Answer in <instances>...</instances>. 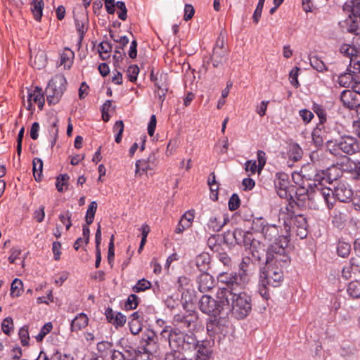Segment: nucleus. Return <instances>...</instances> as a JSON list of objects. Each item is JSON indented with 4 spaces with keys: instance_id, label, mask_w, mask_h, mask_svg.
I'll use <instances>...</instances> for the list:
<instances>
[{
    "instance_id": "nucleus-31",
    "label": "nucleus",
    "mask_w": 360,
    "mask_h": 360,
    "mask_svg": "<svg viewBox=\"0 0 360 360\" xmlns=\"http://www.w3.org/2000/svg\"><path fill=\"white\" fill-rule=\"evenodd\" d=\"M345 170L350 173L354 180H360V161L359 160L347 159Z\"/></svg>"
},
{
    "instance_id": "nucleus-25",
    "label": "nucleus",
    "mask_w": 360,
    "mask_h": 360,
    "mask_svg": "<svg viewBox=\"0 0 360 360\" xmlns=\"http://www.w3.org/2000/svg\"><path fill=\"white\" fill-rule=\"evenodd\" d=\"M141 352L132 346L125 345L122 347V351L117 350L116 360H139Z\"/></svg>"
},
{
    "instance_id": "nucleus-47",
    "label": "nucleus",
    "mask_w": 360,
    "mask_h": 360,
    "mask_svg": "<svg viewBox=\"0 0 360 360\" xmlns=\"http://www.w3.org/2000/svg\"><path fill=\"white\" fill-rule=\"evenodd\" d=\"M74 57L73 52L68 49L60 54V65L64 66L65 69H70L72 65V58Z\"/></svg>"
},
{
    "instance_id": "nucleus-26",
    "label": "nucleus",
    "mask_w": 360,
    "mask_h": 360,
    "mask_svg": "<svg viewBox=\"0 0 360 360\" xmlns=\"http://www.w3.org/2000/svg\"><path fill=\"white\" fill-rule=\"evenodd\" d=\"M197 283L198 284V290L201 292H207L214 287V279L207 271L201 272L197 277Z\"/></svg>"
},
{
    "instance_id": "nucleus-62",
    "label": "nucleus",
    "mask_w": 360,
    "mask_h": 360,
    "mask_svg": "<svg viewBox=\"0 0 360 360\" xmlns=\"http://www.w3.org/2000/svg\"><path fill=\"white\" fill-rule=\"evenodd\" d=\"M71 217L72 213L69 210H67L65 212L59 214L58 218L60 221H61V223L65 225L66 230L68 231L70 229V227L72 225L71 221Z\"/></svg>"
},
{
    "instance_id": "nucleus-44",
    "label": "nucleus",
    "mask_w": 360,
    "mask_h": 360,
    "mask_svg": "<svg viewBox=\"0 0 360 360\" xmlns=\"http://www.w3.org/2000/svg\"><path fill=\"white\" fill-rule=\"evenodd\" d=\"M340 171L335 165L328 167L325 169L326 183L332 184L333 181L337 180L340 176Z\"/></svg>"
},
{
    "instance_id": "nucleus-58",
    "label": "nucleus",
    "mask_w": 360,
    "mask_h": 360,
    "mask_svg": "<svg viewBox=\"0 0 360 360\" xmlns=\"http://www.w3.org/2000/svg\"><path fill=\"white\" fill-rule=\"evenodd\" d=\"M139 302V297L135 294H131L128 296L127 300L125 302V308L127 310L135 309Z\"/></svg>"
},
{
    "instance_id": "nucleus-45",
    "label": "nucleus",
    "mask_w": 360,
    "mask_h": 360,
    "mask_svg": "<svg viewBox=\"0 0 360 360\" xmlns=\"http://www.w3.org/2000/svg\"><path fill=\"white\" fill-rule=\"evenodd\" d=\"M112 49V44L107 41H103L99 44L98 49L99 55L103 60H105L110 57L108 53L111 52Z\"/></svg>"
},
{
    "instance_id": "nucleus-35",
    "label": "nucleus",
    "mask_w": 360,
    "mask_h": 360,
    "mask_svg": "<svg viewBox=\"0 0 360 360\" xmlns=\"http://www.w3.org/2000/svg\"><path fill=\"white\" fill-rule=\"evenodd\" d=\"M101 224L98 223L97 229L95 234V243H96V262L95 267L98 268L101 262V252L100 249V245L101 243Z\"/></svg>"
},
{
    "instance_id": "nucleus-36",
    "label": "nucleus",
    "mask_w": 360,
    "mask_h": 360,
    "mask_svg": "<svg viewBox=\"0 0 360 360\" xmlns=\"http://www.w3.org/2000/svg\"><path fill=\"white\" fill-rule=\"evenodd\" d=\"M180 292L181 293V300L184 308L188 304L193 303L196 300V292L193 287L186 288Z\"/></svg>"
},
{
    "instance_id": "nucleus-46",
    "label": "nucleus",
    "mask_w": 360,
    "mask_h": 360,
    "mask_svg": "<svg viewBox=\"0 0 360 360\" xmlns=\"http://www.w3.org/2000/svg\"><path fill=\"white\" fill-rule=\"evenodd\" d=\"M70 179V176L67 174H60L56 178V187L58 192L63 193L68 188V183Z\"/></svg>"
},
{
    "instance_id": "nucleus-40",
    "label": "nucleus",
    "mask_w": 360,
    "mask_h": 360,
    "mask_svg": "<svg viewBox=\"0 0 360 360\" xmlns=\"http://www.w3.org/2000/svg\"><path fill=\"white\" fill-rule=\"evenodd\" d=\"M356 75L352 72H343L341 73L338 79V82L340 86L349 87L353 80H355Z\"/></svg>"
},
{
    "instance_id": "nucleus-9",
    "label": "nucleus",
    "mask_w": 360,
    "mask_h": 360,
    "mask_svg": "<svg viewBox=\"0 0 360 360\" xmlns=\"http://www.w3.org/2000/svg\"><path fill=\"white\" fill-rule=\"evenodd\" d=\"M229 49L225 45V36L220 33L212 49L210 60L214 68H218L226 62Z\"/></svg>"
},
{
    "instance_id": "nucleus-27",
    "label": "nucleus",
    "mask_w": 360,
    "mask_h": 360,
    "mask_svg": "<svg viewBox=\"0 0 360 360\" xmlns=\"http://www.w3.org/2000/svg\"><path fill=\"white\" fill-rule=\"evenodd\" d=\"M356 272H360V257L350 259L349 263L345 264L342 269V276L345 280H348L352 278V274Z\"/></svg>"
},
{
    "instance_id": "nucleus-34",
    "label": "nucleus",
    "mask_w": 360,
    "mask_h": 360,
    "mask_svg": "<svg viewBox=\"0 0 360 360\" xmlns=\"http://www.w3.org/2000/svg\"><path fill=\"white\" fill-rule=\"evenodd\" d=\"M288 155L294 162L300 160L303 155V150L297 143H291L288 146Z\"/></svg>"
},
{
    "instance_id": "nucleus-60",
    "label": "nucleus",
    "mask_w": 360,
    "mask_h": 360,
    "mask_svg": "<svg viewBox=\"0 0 360 360\" xmlns=\"http://www.w3.org/2000/svg\"><path fill=\"white\" fill-rule=\"evenodd\" d=\"M139 73V68L136 65H131L129 66L127 70V75L128 77V79L131 82H134L137 79V76Z\"/></svg>"
},
{
    "instance_id": "nucleus-55",
    "label": "nucleus",
    "mask_w": 360,
    "mask_h": 360,
    "mask_svg": "<svg viewBox=\"0 0 360 360\" xmlns=\"http://www.w3.org/2000/svg\"><path fill=\"white\" fill-rule=\"evenodd\" d=\"M14 324L11 316L6 317L1 323V330L7 335H10L13 331Z\"/></svg>"
},
{
    "instance_id": "nucleus-41",
    "label": "nucleus",
    "mask_w": 360,
    "mask_h": 360,
    "mask_svg": "<svg viewBox=\"0 0 360 360\" xmlns=\"http://www.w3.org/2000/svg\"><path fill=\"white\" fill-rule=\"evenodd\" d=\"M33 165V175L37 181L41 180L42 170H43V162L39 158H34L32 160Z\"/></svg>"
},
{
    "instance_id": "nucleus-7",
    "label": "nucleus",
    "mask_w": 360,
    "mask_h": 360,
    "mask_svg": "<svg viewBox=\"0 0 360 360\" xmlns=\"http://www.w3.org/2000/svg\"><path fill=\"white\" fill-rule=\"evenodd\" d=\"M67 80L64 75H56L48 83L45 89L49 105H56L62 98L66 90Z\"/></svg>"
},
{
    "instance_id": "nucleus-43",
    "label": "nucleus",
    "mask_w": 360,
    "mask_h": 360,
    "mask_svg": "<svg viewBox=\"0 0 360 360\" xmlns=\"http://www.w3.org/2000/svg\"><path fill=\"white\" fill-rule=\"evenodd\" d=\"M336 251L338 256L345 258L351 252V245L349 243L339 240L337 243Z\"/></svg>"
},
{
    "instance_id": "nucleus-32",
    "label": "nucleus",
    "mask_w": 360,
    "mask_h": 360,
    "mask_svg": "<svg viewBox=\"0 0 360 360\" xmlns=\"http://www.w3.org/2000/svg\"><path fill=\"white\" fill-rule=\"evenodd\" d=\"M211 257L207 252H202L197 256L195 263L200 272L207 271L210 267Z\"/></svg>"
},
{
    "instance_id": "nucleus-10",
    "label": "nucleus",
    "mask_w": 360,
    "mask_h": 360,
    "mask_svg": "<svg viewBox=\"0 0 360 360\" xmlns=\"http://www.w3.org/2000/svg\"><path fill=\"white\" fill-rule=\"evenodd\" d=\"M308 192L309 189L304 186L297 187L295 185L293 186L290 191V195L287 198L288 206L290 207H287L288 213H295V212L291 210L293 209L295 206L302 207L305 205L306 200L309 198Z\"/></svg>"
},
{
    "instance_id": "nucleus-5",
    "label": "nucleus",
    "mask_w": 360,
    "mask_h": 360,
    "mask_svg": "<svg viewBox=\"0 0 360 360\" xmlns=\"http://www.w3.org/2000/svg\"><path fill=\"white\" fill-rule=\"evenodd\" d=\"M252 297L245 292H238L230 296L229 307L226 315L231 313L238 320L245 319L252 311Z\"/></svg>"
},
{
    "instance_id": "nucleus-24",
    "label": "nucleus",
    "mask_w": 360,
    "mask_h": 360,
    "mask_svg": "<svg viewBox=\"0 0 360 360\" xmlns=\"http://www.w3.org/2000/svg\"><path fill=\"white\" fill-rule=\"evenodd\" d=\"M334 190L336 198L342 202H350L354 195L352 188L342 182L338 183Z\"/></svg>"
},
{
    "instance_id": "nucleus-52",
    "label": "nucleus",
    "mask_w": 360,
    "mask_h": 360,
    "mask_svg": "<svg viewBox=\"0 0 360 360\" xmlns=\"http://www.w3.org/2000/svg\"><path fill=\"white\" fill-rule=\"evenodd\" d=\"M314 186L315 187L314 189H316V186L318 187H322L326 183V178L325 174V169L319 170L314 176Z\"/></svg>"
},
{
    "instance_id": "nucleus-20",
    "label": "nucleus",
    "mask_w": 360,
    "mask_h": 360,
    "mask_svg": "<svg viewBox=\"0 0 360 360\" xmlns=\"http://www.w3.org/2000/svg\"><path fill=\"white\" fill-rule=\"evenodd\" d=\"M293 223V229L296 236L304 239L308 234V224L307 218L303 214H295L291 217Z\"/></svg>"
},
{
    "instance_id": "nucleus-42",
    "label": "nucleus",
    "mask_w": 360,
    "mask_h": 360,
    "mask_svg": "<svg viewBox=\"0 0 360 360\" xmlns=\"http://www.w3.org/2000/svg\"><path fill=\"white\" fill-rule=\"evenodd\" d=\"M310 65L314 70L319 72L328 71V68L323 61L317 56H311L309 57Z\"/></svg>"
},
{
    "instance_id": "nucleus-1",
    "label": "nucleus",
    "mask_w": 360,
    "mask_h": 360,
    "mask_svg": "<svg viewBox=\"0 0 360 360\" xmlns=\"http://www.w3.org/2000/svg\"><path fill=\"white\" fill-rule=\"evenodd\" d=\"M289 253H285L281 246H272L266 250V264L259 276L258 292L261 297L268 300L270 299L269 287L281 286L283 281V269L290 264Z\"/></svg>"
},
{
    "instance_id": "nucleus-29",
    "label": "nucleus",
    "mask_w": 360,
    "mask_h": 360,
    "mask_svg": "<svg viewBox=\"0 0 360 360\" xmlns=\"http://www.w3.org/2000/svg\"><path fill=\"white\" fill-rule=\"evenodd\" d=\"M45 92L39 86H35L34 90H28V98L30 101L37 104L39 110H42L45 103Z\"/></svg>"
},
{
    "instance_id": "nucleus-22",
    "label": "nucleus",
    "mask_w": 360,
    "mask_h": 360,
    "mask_svg": "<svg viewBox=\"0 0 360 360\" xmlns=\"http://www.w3.org/2000/svg\"><path fill=\"white\" fill-rule=\"evenodd\" d=\"M342 32L358 34L360 30V18L349 14L343 21L340 22Z\"/></svg>"
},
{
    "instance_id": "nucleus-16",
    "label": "nucleus",
    "mask_w": 360,
    "mask_h": 360,
    "mask_svg": "<svg viewBox=\"0 0 360 360\" xmlns=\"http://www.w3.org/2000/svg\"><path fill=\"white\" fill-rule=\"evenodd\" d=\"M97 360H116L117 350L114 348L113 343L108 341H101L97 343Z\"/></svg>"
},
{
    "instance_id": "nucleus-3",
    "label": "nucleus",
    "mask_w": 360,
    "mask_h": 360,
    "mask_svg": "<svg viewBox=\"0 0 360 360\" xmlns=\"http://www.w3.org/2000/svg\"><path fill=\"white\" fill-rule=\"evenodd\" d=\"M251 229L255 233H260L264 240L272 242L267 249L273 245L276 247L282 245L285 253H289L290 236L288 232L286 234H283V229L280 226L268 223L264 217H256L252 221Z\"/></svg>"
},
{
    "instance_id": "nucleus-17",
    "label": "nucleus",
    "mask_w": 360,
    "mask_h": 360,
    "mask_svg": "<svg viewBox=\"0 0 360 360\" xmlns=\"http://www.w3.org/2000/svg\"><path fill=\"white\" fill-rule=\"evenodd\" d=\"M340 101L345 108L356 110L360 108V96L352 90H344L340 95Z\"/></svg>"
},
{
    "instance_id": "nucleus-15",
    "label": "nucleus",
    "mask_w": 360,
    "mask_h": 360,
    "mask_svg": "<svg viewBox=\"0 0 360 360\" xmlns=\"http://www.w3.org/2000/svg\"><path fill=\"white\" fill-rule=\"evenodd\" d=\"M211 215L207 221V226L214 232H219L229 221L226 214L222 213L217 207L210 209Z\"/></svg>"
},
{
    "instance_id": "nucleus-6",
    "label": "nucleus",
    "mask_w": 360,
    "mask_h": 360,
    "mask_svg": "<svg viewBox=\"0 0 360 360\" xmlns=\"http://www.w3.org/2000/svg\"><path fill=\"white\" fill-rule=\"evenodd\" d=\"M219 296V293L217 292V299L215 300L210 295H202L198 302L200 310L202 313L213 317L226 315V311L229 307V301L226 300V302Z\"/></svg>"
},
{
    "instance_id": "nucleus-21",
    "label": "nucleus",
    "mask_w": 360,
    "mask_h": 360,
    "mask_svg": "<svg viewBox=\"0 0 360 360\" xmlns=\"http://www.w3.org/2000/svg\"><path fill=\"white\" fill-rule=\"evenodd\" d=\"M158 160L154 153L149 154L146 159H140L136 162V174L142 172H146L148 170H153L158 165Z\"/></svg>"
},
{
    "instance_id": "nucleus-14",
    "label": "nucleus",
    "mask_w": 360,
    "mask_h": 360,
    "mask_svg": "<svg viewBox=\"0 0 360 360\" xmlns=\"http://www.w3.org/2000/svg\"><path fill=\"white\" fill-rule=\"evenodd\" d=\"M338 146L341 153L347 155H352L360 151L359 142L350 135L340 136L338 139Z\"/></svg>"
},
{
    "instance_id": "nucleus-23",
    "label": "nucleus",
    "mask_w": 360,
    "mask_h": 360,
    "mask_svg": "<svg viewBox=\"0 0 360 360\" xmlns=\"http://www.w3.org/2000/svg\"><path fill=\"white\" fill-rule=\"evenodd\" d=\"M314 193L316 196L321 197L324 200L328 209H333L335 202V199L334 198V195H335V190H332L327 187H318L316 186V189L314 190Z\"/></svg>"
},
{
    "instance_id": "nucleus-49",
    "label": "nucleus",
    "mask_w": 360,
    "mask_h": 360,
    "mask_svg": "<svg viewBox=\"0 0 360 360\" xmlns=\"http://www.w3.org/2000/svg\"><path fill=\"white\" fill-rule=\"evenodd\" d=\"M23 284L20 279L15 278L11 283V295L13 297H19L22 292Z\"/></svg>"
},
{
    "instance_id": "nucleus-33",
    "label": "nucleus",
    "mask_w": 360,
    "mask_h": 360,
    "mask_svg": "<svg viewBox=\"0 0 360 360\" xmlns=\"http://www.w3.org/2000/svg\"><path fill=\"white\" fill-rule=\"evenodd\" d=\"M44 8V0H32L31 1V12L33 14L34 19L37 22H41L43 15V9Z\"/></svg>"
},
{
    "instance_id": "nucleus-30",
    "label": "nucleus",
    "mask_w": 360,
    "mask_h": 360,
    "mask_svg": "<svg viewBox=\"0 0 360 360\" xmlns=\"http://www.w3.org/2000/svg\"><path fill=\"white\" fill-rule=\"evenodd\" d=\"M89 324V318L83 312L78 314L71 321V331L77 332L85 328Z\"/></svg>"
},
{
    "instance_id": "nucleus-53",
    "label": "nucleus",
    "mask_w": 360,
    "mask_h": 360,
    "mask_svg": "<svg viewBox=\"0 0 360 360\" xmlns=\"http://www.w3.org/2000/svg\"><path fill=\"white\" fill-rule=\"evenodd\" d=\"M243 241H241L240 245H243L246 248H248L252 244L259 245V241L255 240L253 238V235L250 231H244V236H243Z\"/></svg>"
},
{
    "instance_id": "nucleus-54",
    "label": "nucleus",
    "mask_w": 360,
    "mask_h": 360,
    "mask_svg": "<svg viewBox=\"0 0 360 360\" xmlns=\"http://www.w3.org/2000/svg\"><path fill=\"white\" fill-rule=\"evenodd\" d=\"M19 338L20 340L21 345L24 347H27L30 345V335L28 326H23L21 327L18 332Z\"/></svg>"
},
{
    "instance_id": "nucleus-2",
    "label": "nucleus",
    "mask_w": 360,
    "mask_h": 360,
    "mask_svg": "<svg viewBox=\"0 0 360 360\" xmlns=\"http://www.w3.org/2000/svg\"><path fill=\"white\" fill-rule=\"evenodd\" d=\"M161 338L168 341L169 346L172 349L165 355V360L169 354H173L174 360L181 357H186L181 354L182 352L193 350L197 345V339L192 332L186 333L179 328H174L171 326H166L160 332Z\"/></svg>"
},
{
    "instance_id": "nucleus-39",
    "label": "nucleus",
    "mask_w": 360,
    "mask_h": 360,
    "mask_svg": "<svg viewBox=\"0 0 360 360\" xmlns=\"http://www.w3.org/2000/svg\"><path fill=\"white\" fill-rule=\"evenodd\" d=\"M327 150L330 154L338 158L342 155V153L338 146V139H328L326 142Z\"/></svg>"
},
{
    "instance_id": "nucleus-28",
    "label": "nucleus",
    "mask_w": 360,
    "mask_h": 360,
    "mask_svg": "<svg viewBox=\"0 0 360 360\" xmlns=\"http://www.w3.org/2000/svg\"><path fill=\"white\" fill-rule=\"evenodd\" d=\"M326 139V131L324 125L316 124L311 132L312 143L316 148H321L324 140Z\"/></svg>"
},
{
    "instance_id": "nucleus-38",
    "label": "nucleus",
    "mask_w": 360,
    "mask_h": 360,
    "mask_svg": "<svg viewBox=\"0 0 360 360\" xmlns=\"http://www.w3.org/2000/svg\"><path fill=\"white\" fill-rule=\"evenodd\" d=\"M340 52L346 57H348L352 61V58H358L357 53H359L357 49L354 46L347 44H343L340 47Z\"/></svg>"
},
{
    "instance_id": "nucleus-4",
    "label": "nucleus",
    "mask_w": 360,
    "mask_h": 360,
    "mask_svg": "<svg viewBox=\"0 0 360 360\" xmlns=\"http://www.w3.org/2000/svg\"><path fill=\"white\" fill-rule=\"evenodd\" d=\"M244 262L242 263L241 269L243 271L242 274L233 271L221 272L217 276V281L220 284L217 292L226 302L230 300V296L241 291L245 287L247 274L246 270L244 269Z\"/></svg>"
},
{
    "instance_id": "nucleus-13",
    "label": "nucleus",
    "mask_w": 360,
    "mask_h": 360,
    "mask_svg": "<svg viewBox=\"0 0 360 360\" xmlns=\"http://www.w3.org/2000/svg\"><path fill=\"white\" fill-rule=\"evenodd\" d=\"M274 186L280 198L287 200L290 195V191L294 185L290 184L288 174L277 172L274 179Z\"/></svg>"
},
{
    "instance_id": "nucleus-19",
    "label": "nucleus",
    "mask_w": 360,
    "mask_h": 360,
    "mask_svg": "<svg viewBox=\"0 0 360 360\" xmlns=\"http://www.w3.org/2000/svg\"><path fill=\"white\" fill-rule=\"evenodd\" d=\"M143 349L145 353L153 354L158 349V336L151 330H148L142 335Z\"/></svg>"
},
{
    "instance_id": "nucleus-51",
    "label": "nucleus",
    "mask_w": 360,
    "mask_h": 360,
    "mask_svg": "<svg viewBox=\"0 0 360 360\" xmlns=\"http://www.w3.org/2000/svg\"><path fill=\"white\" fill-rule=\"evenodd\" d=\"M313 110L319 119V122L316 124L324 125L327 120L326 110L320 105H314L313 106Z\"/></svg>"
},
{
    "instance_id": "nucleus-63",
    "label": "nucleus",
    "mask_w": 360,
    "mask_h": 360,
    "mask_svg": "<svg viewBox=\"0 0 360 360\" xmlns=\"http://www.w3.org/2000/svg\"><path fill=\"white\" fill-rule=\"evenodd\" d=\"M347 70L352 72L356 76V74H360V58L359 57L352 58Z\"/></svg>"
},
{
    "instance_id": "nucleus-37",
    "label": "nucleus",
    "mask_w": 360,
    "mask_h": 360,
    "mask_svg": "<svg viewBox=\"0 0 360 360\" xmlns=\"http://www.w3.org/2000/svg\"><path fill=\"white\" fill-rule=\"evenodd\" d=\"M347 293L352 299L360 298V282L356 280L349 282L347 287Z\"/></svg>"
},
{
    "instance_id": "nucleus-48",
    "label": "nucleus",
    "mask_w": 360,
    "mask_h": 360,
    "mask_svg": "<svg viewBox=\"0 0 360 360\" xmlns=\"http://www.w3.org/2000/svg\"><path fill=\"white\" fill-rule=\"evenodd\" d=\"M150 288L151 283L146 278H142L139 280L131 289L134 292L139 293L150 289Z\"/></svg>"
},
{
    "instance_id": "nucleus-64",
    "label": "nucleus",
    "mask_w": 360,
    "mask_h": 360,
    "mask_svg": "<svg viewBox=\"0 0 360 360\" xmlns=\"http://www.w3.org/2000/svg\"><path fill=\"white\" fill-rule=\"evenodd\" d=\"M191 280L186 276H180L178 279V290L179 292L186 288H192Z\"/></svg>"
},
{
    "instance_id": "nucleus-59",
    "label": "nucleus",
    "mask_w": 360,
    "mask_h": 360,
    "mask_svg": "<svg viewBox=\"0 0 360 360\" xmlns=\"http://www.w3.org/2000/svg\"><path fill=\"white\" fill-rule=\"evenodd\" d=\"M300 70V69L298 67H294L289 74L290 82L296 89L300 86L297 79Z\"/></svg>"
},
{
    "instance_id": "nucleus-18",
    "label": "nucleus",
    "mask_w": 360,
    "mask_h": 360,
    "mask_svg": "<svg viewBox=\"0 0 360 360\" xmlns=\"http://www.w3.org/2000/svg\"><path fill=\"white\" fill-rule=\"evenodd\" d=\"M347 209L345 206L336 207L330 213L331 224L334 228L342 230L347 221Z\"/></svg>"
},
{
    "instance_id": "nucleus-11",
    "label": "nucleus",
    "mask_w": 360,
    "mask_h": 360,
    "mask_svg": "<svg viewBox=\"0 0 360 360\" xmlns=\"http://www.w3.org/2000/svg\"><path fill=\"white\" fill-rule=\"evenodd\" d=\"M229 321L226 316L214 317L206 323V328L210 338H214L216 335L225 336L228 333Z\"/></svg>"
},
{
    "instance_id": "nucleus-61",
    "label": "nucleus",
    "mask_w": 360,
    "mask_h": 360,
    "mask_svg": "<svg viewBox=\"0 0 360 360\" xmlns=\"http://www.w3.org/2000/svg\"><path fill=\"white\" fill-rule=\"evenodd\" d=\"M240 205V199L238 194L233 193L229 200L228 205L231 211L236 210Z\"/></svg>"
},
{
    "instance_id": "nucleus-12",
    "label": "nucleus",
    "mask_w": 360,
    "mask_h": 360,
    "mask_svg": "<svg viewBox=\"0 0 360 360\" xmlns=\"http://www.w3.org/2000/svg\"><path fill=\"white\" fill-rule=\"evenodd\" d=\"M198 319V313L194 310L175 314L173 319L177 328H186L189 331L196 328Z\"/></svg>"
},
{
    "instance_id": "nucleus-57",
    "label": "nucleus",
    "mask_w": 360,
    "mask_h": 360,
    "mask_svg": "<svg viewBox=\"0 0 360 360\" xmlns=\"http://www.w3.org/2000/svg\"><path fill=\"white\" fill-rule=\"evenodd\" d=\"M53 328V325L51 322L45 323L40 329L39 333L35 336L37 342H40L43 340L44 337L49 333Z\"/></svg>"
},
{
    "instance_id": "nucleus-56",
    "label": "nucleus",
    "mask_w": 360,
    "mask_h": 360,
    "mask_svg": "<svg viewBox=\"0 0 360 360\" xmlns=\"http://www.w3.org/2000/svg\"><path fill=\"white\" fill-rule=\"evenodd\" d=\"M115 236L112 234L110 237V242L108 244V262L111 268L113 267L114 265V259H115Z\"/></svg>"
},
{
    "instance_id": "nucleus-50",
    "label": "nucleus",
    "mask_w": 360,
    "mask_h": 360,
    "mask_svg": "<svg viewBox=\"0 0 360 360\" xmlns=\"http://www.w3.org/2000/svg\"><path fill=\"white\" fill-rule=\"evenodd\" d=\"M97 210V203L96 201H92L87 209L85 221L87 224H91L94 221L95 214Z\"/></svg>"
},
{
    "instance_id": "nucleus-8",
    "label": "nucleus",
    "mask_w": 360,
    "mask_h": 360,
    "mask_svg": "<svg viewBox=\"0 0 360 360\" xmlns=\"http://www.w3.org/2000/svg\"><path fill=\"white\" fill-rule=\"evenodd\" d=\"M214 345V339L210 338L204 340L201 342L197 340V345L193 349L196 350V353L192 358L181 357L176 360H211L213 356L212 347ZM173 354H169L167 360H174Z\"/></svg>"
}]
</instances>
